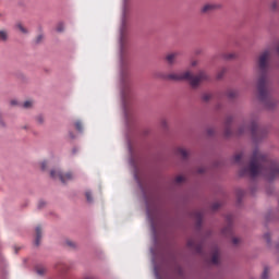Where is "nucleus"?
<instances>
[{
    "label": "nucleus",
    "instance_id": "nucleus-19",
    "mask_svg": "<svg viewBox=\"0 0 279 279\" xmlns=\"http://www.w3.org/2000/svg\"><path fill=\"white\" fill-rule=\"evenodd\" d=\"M32 106H34V101H32V100H26V101L23 104V108H26V109L32 108Z\"/></svg>",
    "mask_w": 279,
    "mask_h": 279
},
{
    "label": "nucleus",
    "instance_id": "nucleus-33",
    "mask_svg": "<svg viewBox=\"0 0 279 279\" xmlns=\"http://www.w3.org/2000/svg\"><path fill=\"white\" fill-rule=\"evenodd\" d=\"M225 134L226 136H230V134H232V131L230 129H226Z\"/></svg>",
    "mask_w": 279,
    "mask_h": 279
},
{
    "label": "nucleus",
    "instance_id": "nucleus-40",
    "mask_svg": "<svg viewBox=\"0 0 279 279\" xmlns=\"http://www.w3.org/2000/svg\"><path fill=\"white\" fill-rule=\"evenodd\" d=\"M121 47L123 49V33H122V37H121Z\"/></svg>",
    "mask_w": 279,
    "mask_h": 279
},
{
    "label": "nucleus",
    "instance_id": "nucleus-44",
    "mask_svg": "<svg viewBox=\"0 0 279 279\" xmlns=\"http://www.w3.org/2000/svg\"><path fill=\"white\" fill-rule=\"evenodd\" d=\"M70 138H75V135H73V133H70Z\"/></svg>",
    "mask_w": 279,
    "mask_h": 279
},
{
    "label": "nucleus",
    "instance_id": "nucleus-1",
    "mask_svg": "<svg viewBox=\"0 0 279 279\" xmlns=\"http://www.w3.org/2000/svg\"><path fill=\"white\" fill-rule=\"evenodd\" d=\"M240 175H250V178L262 177L269 181L276 180L279 175V165L269 160L267 155L256 148L253 151L248 167L242 169Z\"/></svg>",
    "mask_w": 279,
    "mask_h": 279
},
{
    "label": "nucleus",
    "instance_id": "nucleus-22",
    "mask_svg": "<svg viewBox=\"0 0 279 279\" xmlns=\"http://www.w3.org/2000/svg\"><path fill=\"white\" fill-rule=\"evenodd\" d=\"M85 197H86L87 202H93V194L89 191H87L85 193Z\"/></svg>",
    "mask_w": 279,
    "mask_h": 279
},
{
    "label": "nucleus",
    "instance_id": "nucleus-45",
    "mask_svg": "<svg viewBox=\"0 0 279 279\" xmlns=\"http://www.w3.org/2000/svg\"><path fill=\"white\" fill-rule=\"evenodd\" d=\"M277 251L279 252V243L276 245Z\"/></svg>",
    "mask_w": 279,
    "mask_h": 279
},
{
    "label": "nucleus",
    "instance_id": "nucleus-30",
    "mask_svg": "<svg viewBox=\"0 0 279 279\" xmlns=\"http://www.w3.org/2000/svg\"><path fill=\"white\" fill-rule=\"evenodd\" d=\"M37 274H38L39 276H43V274H45V268H38V269H37Z\"/></svg>",
    "mask_w": 279,
    "mask_h": 279
},
{
    "label": "nucleus",
    "instance_id": "nucleus-4",
    "mask_svg": "<svg viewBox=\"0 0 279 279\" xmlns=\"http://www.w3.org/2000/svg\"><path fill=\"white\" fill-rule=\"evenodd\" d=\"M250 131L253 136V140L255 141H260V138H265V136H267V131L258 128V123H256V121H253L251 123Z\"/></svg>",
    "mask_w": 279,
    "mask_h": 279
},
{
    "label": "nucleus",
    "instance_id": "nucleus-17",
    "mask_svg": "<svg viewBox=\"0 0 279 279\" xmlns=\"http://www.w3.org/2000/svg\"><path fill=\"white\" fill-rule=\"evenodd\" d=\"M202 99H203V101H210V99H213V95L205 93V94H203Z\"/></svg>",
    "mask_w": 279,
    "mask_h": 279
},
{
    "label": "nucleus",
    "instance_id": "nucleus-18",
    "mask_svg": "<svg viewBox=\"0 0 279 279\" xmlns=\"http://www.w3.org/2000/svg\"><path fill=\"white\" fill-rule=\"evenodd\" d=\"M227 97H229V99H234V97H236V90H229Z\"/></svg>",
    "mask_w": 279,
    "mask_h": 279
},
{
    "label": "nucleus",
    "instance_id": "nucleus-8",
    "mask_svg": "<svg viewBox=\"0 0 279 279\" xmlns=\"http://www.w3.org/2000/svg\"><path fill=\"white\" fill-rule=\"evenodd\" d=\"M187 246H190L191 250H195L197 254H202L203 246L202 244H196L195 240L187 241Z\"/></svg>",
    "mask_w": 279,
    "mask_h": 279
},
{
    "label": "nucleus",
    "instance_id": "nucleus-37",
    "mask_svg": "<svg viewBox=\"0 0 279 279\" xmlns=\"http://www.w3.org/2000/svg\"><path fill=\"white\" fill-rule=\"evenodd\" d=\"M43 206H45V202L40 201L38 204V208H43Z\"/></svg>",
    "mask_w": 279,
    "mask_h": 279
},
{
    "label": "nucleus",
    "instance_id": "nucleus-9",
    "mask_svg": "<svg viewBox=\"0 0 279 279\" xmlns=\"http://www.w3.org/2000/svg\"><path fill=\"white\" fill-rule=\"evenodd\" d=\"M36 239H35V245L38 247L40 245V239H43V228L40 226L36 227Z\"/></svg>",
    "mask_w": 279,
    "mask_h": 279
},
{
    "label": "nucleus",
    "instance_id": "nucleus-28",
    "mask_svg": "<svg viewBox=\"0 0 279 279\" xmlns=\"http://www.w3.org/2000/svg\"><path fill=\"white\" fill-rule=\"evenodd\" d=\"M232 243L233 245H239V243H241V240L239 238H233Z\"/></svg>",
    "mask_w": 279,
    "mask_h": 279
},
{
    "label": "nucleus",
    "instance_id": "nucleus-2",
    "mask_svg": "<svg viewBox=\"0 0 279 279\" xmlns=\"http://www.w3.org/2000/svg\"><path fill=\"white\" fill-rule=\"evenodd\" d=\"M269 60H271V50H265L258 57L257 65L259 69V78L257 81V93L259 100L264 102L266 108L271 110V108L276 106V99L271 97L269 81L267 80Z\"/></svg>",
    "mask_w": 279,
    "mask_h": 279
},
{
    "label": "nucleus",
    "instance_id": "nucleus-16",
    "mask_svg": "<svg viewBox=\"0 0 279 279\" xmlns=\"http://www.w3.org/2000/svg\"><path fill=\"white\" fill-rule=\"evenodd\" d=\"M268 278H269V267L266 266L262 274V279H268Z\"/></svg>",
    "mask_w": 279,
    "mask_h": 279
},
{
    "label": "nucleus",
    "instance_id": "nucleus-6",
    "mask_svg": "<svg viewBox=\"0 0 279 279\" xmlns=\"http://www.w3.org/2000/svg\"><path fill=\"white\" fill-rule=\"evenodd\" d=\"M221 8V4H216V3H207L203 7L202 12L204 14H208V12H213L215 10H219Z\"/></svg>",
    "mask_w": 279,
    "mask_h": 279
},
{
    "label": "nucleus",
    "instance_id": "nucleus-14",
    "mask_svg": "<svg viewBox=\"0 0 279 279\" xmlns=\"http://www.w3.org/2000/svg\"><path fill=\"white\" fill-rule=\"evenodd\" d=\"M75 130H77V132H84V125L82 124V121L77 120L74 123Z\"/></svg>",
    "mask_w": 279,
    "mask_h": 279
},
{
    "label": "nucleus",
    "instance_id": "nucleus-3",
    "mask_svg": "<svg viewBox=\"0 0 279 279\" xmlns=\"http://www.w3.org/2000/svg\"><path fill=\"white\" fill-rule=\"evenodd\" d=\"M163 80H171L172 82H182V80H186L190 82L192 88H197L202 82H207L209 77L208 74H206L204 71H201L197 75H193V73L185 71L179 73H170L163 76Z\"/></svg>",
    "mask_w": 279,
    "mask_h": 279
},
{
    "label": "nucleus",
    "instance_id": "nucleus-27",
    "mask_svg": "<svg viewBox=\"0 0 279 279\" xmlns=\"http://www.w3.org/2000/svg\"><path fill=\"white\" fill-rule=\"evenodd\" d=\"M264 239H265V241H266L267 243H271V234L266 233V234L264 235Z\"/></svg>",
    "mask_w": 279,
    "mask_h": 279
},
{
    "label": "nucleus",
    "instance_id": "nucleus-15",
    "mask_svg": "<svg viewBox=\"0 0 279 279\" xmlns=\"http://www.w3.org/2000/svg\"><path fill=\"white\" fill-rule=\"evenodd\" d=\"M242 159H243V153H239L233 157L234 162H236L238 165H240Z\"/></svg>",
    "mask_w": 279,
    "mask_h": 279
},
{
    "label": "nucleus",
    "instance_id": "nucleus-39",
    "mask_svg": "<svg viewBox=\"0 0 279 279\" xmlns=\"http://www.w3.org/2000/svg\"><path fill=\"white\" fill-rule=\"evenodd\" d=\"M223 77V72L218 74V80H221Z\"/></svg>",
    "mask_w": 279,
    "mask_h": 279
},
{
    "label": "nucleus",
    "instance_id": "nucleus-23",
    "mask_svg": "<svg viewBox=\"0 0 279 279\" xmlns=\"http://www.w3.org/2000/svg\"><path fill=\"white\" fill-rule=\"evenodd\" d=\"M36 121H37V123H39V125H43V123H45V118L43 116H38L36 118Z\"/></svg>",
    "mask_w": 279,
    "mask_h": 279
},
{
    "label": "nucleus",
    "instance_id": "nucleus-38",
    "mask_svg": "<svg viewBox=\"0 0 279 279\" xmlns=\"http://www.w3.org/2000/svg\"><path fill=\"white\" fill-rule=\"evenodd\" d=\"M72 154H73V155L77 154V148H76V147H74V148L72 149Z\"/></svg>",
    "mask_w": 279,
    "mask_h": 279
},
{
    "label": "nucleus",
    "instance_id": "nucleus-35",
    "mask_svg": "<svg viewBox=\"0 0 279 279\" xmlns=\"http://www.w3.org/2000/svg\"><path fill=\"white\" fill-rule=\"evenodd\" d=\"M44 36L43 35H39L37 38H36V43H40L43 40Z\"/></svg>",
    "mask_w": 279,
    "mask_h": 279
},
{
    "label": "nucleus",
    "instance_id": "nucleus-21",
    "mask_svg": "<svg viewBox=\"0 0 279 279\" xmlns=\"http://www.w3.org/2000/svg\"><path fill=\"white\" fill-rule=\"evenodd\" d=\"M16 27L22 34H27V28H25L23 24H17Z\"/></svg>",
    "mask_w": 279,
    "mask_h": 279
},
{
    "label": "nucleus",
    "instance_id": "nucleus-13",
    "mask_svg": "<svg viewBox=\"0 0 279 279\" xmlns=\"http://www.w3.org/2000/svg\"><path fill=\"white\" fill-rule=\"evenodd\" d=\"M194 217L196 219V225L202 226V219H204V214L202 211H195Z\"/></svg>",
    "mask_w": 279,
    "mask_h": 279
},
{
    "label": "nucleus",
    "instance_id": "nucleus-5",
    "mask_svg": "<svg viewBox=\"0 0 279 279\" xmlns=\"http://www.w3.org/2000/svg\"><path fill=\"white\" fill-rule=\"evenodd\" d=\"M50 177L53 178V180H61L62 184H66V182H71V180H73V173H62L60 170H51Z\"/></svg>",
    "mask_w": 279,
    "mask_h": 279
},
{
    "label": "nucleus",
    "instance_id": "nucleus-31",
    "mask_svg": "<svg viewBox=\"0 0 279 279\" xmlns=\"http://www.w3.org/2000/svg\"><path fill=\"white\" fill-rule=\"evenodd\" d=\"M66 245H69V247H75V243L72 241H66Z\"/></svg>",
    "mask_w": 279,
    "mask_h": 279
},
{
    "label": "nucleus",
    "instance_id": "nucleus-26",
    "mask_svg": "<svg viewBox=\"0 0 279 279\" xmlns=\"http://www.w3.org/2000/svg\"><path fill=\"white\" fill-rule=\"evenodd\" d=\"M181 182H184V177L183 175H179L175 178V183L177 184H181Z\"/></svg>",
    "mask_w": 279,
    "mask_h": 279
},
{
    "label": "nucleus",
    "instance_id": "nucleus-34",
    "mask_svg": "<svg viewBox=\"0 0 279 279\" xmlns=\"http://www.w3.org/2000/svg\"><path fill=\"white\" fill-rule=\"evenodd\" d=\"M271 8H272L274 10H276V8H278V2H277V1H274V2L271 3Z\"/></svg>",
    "mask_w": 279,
    "mask_h": 279
},
{
    "label": "nucleus",
    "instance_id": "nucleus-42",
    "mask_svg": "<svg viewBox=\"0 0 279 279\" xmlns=\"http://www.w3.org/2000/svg\"><path fill=\"white\" fill-rule=\"evenodd\" d=\"M197 64V61L192 62V66H195Z\"/></svg>",
    "mask_w": 279,
    "mask_h": 279
},
{
    "label": "nucleus",
    "instance_id": "nucleus-12",
    "mask_svg": "<svg viewBox=\"0 0 279 279\" xmlns=\"http://www.w3.org/2000/svg\"><path fill=\"white\" fill-rule=\"evenodd\" d=\"M177 154H178V156H181V158H183L184 160H186L189 158V150H186L184 148H178Z\"/></svg>",
    "mask_w": 279,
    "mask_h": 279
},
{
    "label": "nucleus",
    "instance_id": "nucleus-20",
    "mask_svg": "<svg viewBox=\"0 0 279 279\" xmlns=\"http://www.w3.org/2000/svg\"><path fill=\"white\" fill-rule=\"evenodd\" d=\"M0 40H8V33L5 31H0Z\"/></svg>",
    "mask_w": 279,
    "mask_h": 279
},
{
    "label": "nucleus",
    "instance_id": "nucleus-36",
    "mask_svg": "<svg viewBox=\"0 0 279 279\" xmlns=\"http://www.w3.org/2000/svg\"><path fill=\"white\" fill-rule=\"evenodd\" d=\"M161 125H162V128H167V120H162Z\"/></svg>",
    "mask_w": 279,
    "mask_h": 279
},
{
    "label": "nucleus",
    "instance_id": "nucleus-46",
    "mask_svg": "<svg viewBox=\"0 0 279 279\" xmlns=\"http://www.w3.org/2000/svg\"><path fill=\"white\" fill-rule=\"evenodd\" d=\"M122 96H123V99H125V92H123Z\"/></svg>",
    "mask_w": 279,
    "mask_h": 279
},
{
    "label": "nucleus",
    "instance_id": "nucleus-43",
    "mask_svg": "<svg viewBox=\"0 0 279 279\" xmlns=\"http://www.w3.org/2000/svg\"><path fill=\"white\" fill-rule=\"evenodd\" d=\"M11 104H12V106H16V101L15 100H12Z\"/></svg>",
    "mask_w": 279,
    "mask_h": 279
},
{
    "label": "nucleus",
    "instance_id": "nucleus-25",
    "mask_svg": "<svg viewBox=\"0 0 279 279\" xmlns=\"http://www.w3.org/2000/svg\"><path fill=\"white\" fill-rule=\"evenodd\" d=\"M227 60H233V58H236V53H228L225 56Z\"/></svg>",
    "mask_w": 279,
    "mask_h": 279
},
{
    "label": "nucleus",
    "instance_id": "nucleus-11",
    "mask_svg": "<svg viewBox=\"0 0 279 279\" xmlns=\"http://www.w3.org/2000/svg\"><path fill=\"white\" fill-rule=\"evenodd\" d=\"M213 265H219V250H215L211 255Z\"/></svg>",
    "mask_w": 279,
    "mask_h": 279
},
{
    "label": "nucleus",
    "instance_id": "nucleus-32",
    "mask_svg": "<svg viewBox=\"0 0 279 279\" xmlns=\"http://www.w3.org/2000/svg\"><path fill=\"white\" fill-rule=\"evenodd\" d=\"M219 206H221L219 203H215L213 205V210H217L219 208Z\"/></svg>",
    "mask_w": 279,
    "mask_h": 279
},
{
    "label": "nucleus",
    "instance_id": "nucleus-24",
    "mask_svg": "<svg viewBox=\"0 0 279 279\" xmlns=\"http://www.w3.org/2000/svg\"><path fill=\"white\" fill-rule=\"evenodd\" d=\"M57 32H64V23H59L57 25Z\"/></svg>",
    "mask_w": 279,
    "mask_h": 279
},
{
    "label": "nucleus",
    "instance_id": "nucleus-10",
    "mask_svg": "<svg viewBox=\"0 0 279 279\" xmlns=\"http://www.w3.org/2000/svg\"><path fill=\"white\" fill-rule=\"evenodd\" d=\"M227 220L229 221V225L225 229H222V234H225V236H231L232 225H230V221H231L230 217H228Z\"/></svg>",
    "mask_w": 279,
    "mask_h": 279
},
{
    "label": "nucleus",
    "instance_id": "nucleus-7",
    "mask_svg": "<svg viewBox=\"0 0 279 279\" xmlns=\"http://www.w3.org/2000/svg\"><path fill=\"white\" fill-rule=\"evenodd\" d=\"M180 56V52H170L166 56V62L172 66V64L178 60V57Z\"/></svg>",
    "mask_w": 279,
    "mask_h": 279
},
{
    "label": "nucleus",
    "instance_id": "nucleus-41",
    "mask_svg": "<svg viewBox=\"0 0 279 279\" xmlns=\"http://www.w3.org/2000/svg\"><path fill=\"white\" fill-rule=\"evenodd\" d=\"M244 131L245 129H240L239 134H243Z\"/></svg>",
    "mask_w": 279,
    "mask_h": 279
},
{
    "label": "nucleus",
    "instance_id": "nucleus-29",
    "mask_svg": "<svg viewBox=\"0 0 279 279\" xmlns=\"http://www.w3.org/2000/svg\"><path fill=\"white\" fill-rule=\"evenodd\" d=\"M40 167H41L43 171H45V169H47V161H43L40 163Z\"/></svg>",
    "mask_w": 279,
    "mask_h": 279
}]
</instances>
